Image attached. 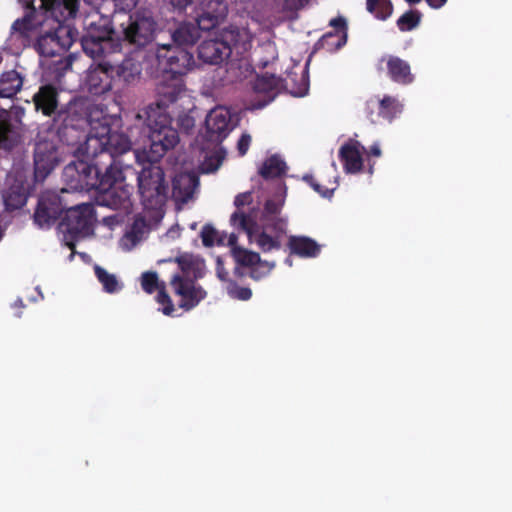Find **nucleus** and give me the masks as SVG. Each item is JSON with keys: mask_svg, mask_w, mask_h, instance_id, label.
<instances>
[{"mask_svg": "<svg viewBox=\"0 0 512 512\" xmlns=\"http://www.w3.org/2000/svg\"><path fill=\"white\" fill-rule=\"evenodd\" d=\"M121 124L119 116H102L97 119V127H93L89 132L85 144V150L88 157L106 159L109 164L120 166L117 157L121 156L132 148L131 139L114 128Z\"/></svg>", "mask_w": 512, "mask_h": 512, "instance_id": "obj_4", "label": "nucleus"}, {"mask_svg": "<svg viewBox=\"0 0 512 512\" xmlns=\"http://www.w3.org/2000/svg\"><path fill=\"white\" fill-rule=\"evenodd\" d=\"M421 17L420 11L409 10L398 18L397 27L402 32L411 31L419 25Z\"/></svg>", "mask_w": 512, "mask_h": 512, "instance_id": "obj_40", "label": "nucleus"}, {"mask_svg": "<svg viewBox=\"0 0 512 512\" xmlns=\"http://www.w3.org/2000/svg\"><path fill=\"white\" fill-rule=\"evenodd\" d=\"M219 24L220 23L217 20L207 15L203 11L197 16L195 23L196 27H199V32L209 31L211 29H214Z\"/></svg>", "mask_w": 512, "mask_h": 512, "instance_id": "obj_48", "label": "nucleus"}, {"mask_svg": "<svg viewBox=\"0 0 512 512\" xmlns=\"http://www.w3.org/2000/svg\"><path fill=\"white\" fill-rule=\"evenodd\" d=\"M286 170L287 165L285 161L278 155H272L263 162L259 174L266 180L274 179L285 175Z\"/></svg>", "mask_w": 512, "mask_h": 512, "instance_id": "obj_30", "label": "nucleus"}, {"mask_svg": "<svg viewBox=\"0 0 512 512\" xmlns=\"http://www.w3.org/2000/svg\"><path fill=\"white\" fill-rule=\"evenodd\" d=\"M114 73L125 83H131L139 78L141 65L132 58H126L119 65L114 66Z\"/></svg>", "mask_w": 512, "mask_h": 512, "instance_id": "obj_32", "label": "nucleus"}, {"mask_svg": "<svg viewBox=\"0 0 512 512\" xmlns=\"http://www.w3.org/2000/svg\"><path fill=\"white\" fill-rule=\"evenodd\" d=\"M109 16L94 14L85 20V32L81 37L83 51L93 59L105 58L107 54L115 52L121 46L115 42L113 36L117 35L113 22Z\"/></svg>", "mask_w": 512, "mask_h": 512, "instance_id": "obj_6", "label": "nucleus"}, {"mask_svg": "<svg viewBox=\"0 0 512 512\" xmlns=\"http://www.w3.org/2000/svg\"><path fill=\"white\" fill-rule=\"evenodd\" d=\"M216 274L219 280L224 282L226 285L228 284V281L231 280L221 258H217L216 260Z\"/></svg>", "mask_w": 512, "mask_h": 512, "instance_id": "obj_54", "label": "nucleus"}, {"mask_svg": "<svg viewBox=\"0 0 512 512\" xmlns=\"http://www.w3.org/2000/svg\"><path fill=\"white\" fill-rule=\"evenodd\" d=\"M232 226L244 231L251 243L264 253L281 248V238L287 232H278L273 228L266 227L265 224L257 223L251 215L243 212H234L230 217Z\"/></svg>", "mask_w": 512, "mask_h": 512, "instance_id": "obj_10", "label": "nucleus"}, {"mask_svg": "<svg viewBox=\"0 0 512 512\" xmlns=\"http://www.w3.org/2000/svg\"><path fill=\"white\" fill-rule=\"evenodd\" d=\"M77 150L81 151L91 162L89 163L85 160H79L77 162L70 163L65 167V174L70 177H75L74 173H76L77 177L75 180L81 188L97 191L100 187L98 183L104 181L103 174L105 172V167L103 168L101 164L106 161L88 157L84 142L77 145Z\"/></svg>", "mask_w": 512, "mask_h": 512, "instance_id": "obj_14", "label": "nucleus"}, {"mask_svg": "<svg viewBox=\"0 0 512 512\" xmlns=\"http://www.w3.org/2000/svg\"><path fill=\"white\" fill-rule=\"evenodd\" d=\"M287 246L291 254L302 258H314L320 253V245L307 236H290Z\"/></svg>", "mask_w": 512, "mask_h": 512, "instance_id": "obj_26", "label": "nucleus"}, {"mask_svg": "<svg viewBox=\"0 0 512 512\" xmlns=\"http://www.w3.org/2000/svg\"><path fill=\"white\" fill-rule=\"evenodd\" d=\"M238 242V236L235 234V233H231L229 236H228V240H227V245L230 247L231 249V255L233 254V249L234 248H242L241 246H239L237 244Z\"/></svg>", "mask_w": 512, "mask_h": 512, "instance_id": "obj_57", "label": "nucleus"}, {"mask_svg": "<svg viewBox=\"0 0 512 512\" xmlns=\"http://www.w3.org/2000/svg\"><path fill=\"white\" fill-rule=\"evenodd\" d=\"M360 149L365 148L356 140H349L340 147L339 159L346 173L355 174L362 171L363 158Z\"/></svg>", "mask_w": 512, "mask_h": 512, "instance_id": "obj_24", "label": "nucleus"}, {"mask_svg": "<svg viewBox=\"0 0 512 512\" xmlns=\"http://www.w3.org/2000/svg\"><path fill=\"white\" fill-rule=\"evenodd\" d=\"M329 26L334 30L326 32L315 43V50H325L333 53L341 49L347 43L348 25L343 16H338L329 21Z\"/></svg>", "mask_w": 512, "mask_h": 512, "instance_id": "obj_19", "label": "nucleus"}, {"mask_svg": "<svg viewBox=\"0 0 512 512\" xmlns=\"http://www.w3.org/2000/svg\"><path fill=\"white\" fill-rule=\"evenodd\" d=\"M28 199V191L22 183H14L4 191L3 200L7 210L22 208Z\"/></svg>", "mask_w": 512, "mask_h": 512, "instance_id": "obj_29", "label": "nucleus"}, {"mask_svg": "<svg viewBox=\"0 0 512 512\" xmlns=\"http://www.w3.org/2000/svg\"><path fill=\"white\" fill-rule=\"evenodd\" d=\"M231 116L223 107L212 109L205 119L204 139L210 143L222 142L230 133Z\"/></svg>", "mask_w": 512, "mask_h": 512, "instance_id": "obj_17", "label": "nucleus"}, {"mask_svg": "<svg viewBox=\"0 0 512 512\" xmlns=\"http://www.w3.org/2000/svg\"><path fill=\"white\" fill-rule=\"evenodd\" d=\"M200 36L199 27H196L195 23L182 22L172 33V44L180 47L192 46Z\"/></svg>", "mask_w": 512, "mask_h": 512, "instance_id": "obj_28", "label": "nucleus"}, {"mask_svg": "<svg viewBox=\"0 0 512 512\" xmlns=\"http://www.w3.org/2000/svg\"><path fill=\"white\" fill-rule=\"evenodd\" d=\"M218 236V231L211 225L206 224L202 227L201 239L205 247H212L215 243H217L218 245H222L224 243V240L222 237Z\"/></svg>", "mask_w": 512, "mask_h": 512, "instance_id": "obj_45", "label": "nucleus"}, {"mask_svg": "<svg viewBox=\"0 0 512 512\" xmlns=\"http://www.w3.org/2000/svg\"><path fill=\"white\" fill-rule=\"evenodd\" d=\"M157 66L162 70L163 75L181 76L186 75L194 66L193 54L186 48L175 44L158 45L155 52Z\"/></svg>", "mask_w": 512, "mask_h": 512, "instance_id": "obj_12", "label": "nucleus"}, {"mask_svg": "<svg viewBox=\"0 0 512 512\" xmlns=\"http://www.w3.org/2000/svg\"><path fill=\"white\" fill-rule=\"evenodd\" d=\"M368 154L371 155V156H375V157L381 156L380 146L378 144H373L370 147Z\"/></svg>", "mask_w": 512, "mask_h": 512, "instance_id": "obj_59", "label": "nucleus"}, {"mask_svg": "<svg viewBox=\"0 0 512 512\" xmlns=\"http://www.w3.org/2000/svg\"><path fill=\"white\" fill-rule=\"evenodd\" d=\"M157 292H158V294L156 296V300L160 305L163 306L162 307L163 314L171 315L174 312L175 308H174V305L172 303L170 296L168 295V293L166 291V285H161L160 289H158Z\"/></svg>", "mask_w": 512, "mask_h": 512, "instance_id": "obj_47", "label": "nucleus"}, {"mask_svg": "<svg viewBox=\"0 0 512 512\" xmlns=\"http://www.w3.org/2000/svg\"><path fill=\"white\" fill-rule=\"evenodd\" d=\"M60 161L56 144L50 140H41L34 148V180L43 182Z\"/></svg>", "mask_w": 512, "mask_h": 512, "instance_id": "obj_15", "label": "nucleus"}, {"mask_svg": "<svg viewBox=\"0 0 512 512\" xmlns=\"http://www.w3.org/2000/svg\"><path fill=\"white\" fill-rule=\"evenodd\" d=\"M251 144V136L247 133H243L237 142V150L239 156H244Z\"/></svg>", "mask_w": 512, "mask_h": 512, "instance_id": "obj_52", "label": "nucleus"}, {"mask_svg": "<svg viewBox=\"0 0 512 512\" xmlns=\"http://www.w3.org/2000/svg\"><path fill=\"white\" fill-rule=\"evenodd\" d=\"M21 141L20 128L6 109H0V148L12 150Z\"/></svg>", "mask_w": 512, "mask_h": 512, "instance_id": "obj_23", "label": "nucleus"}, {"mask_svg": "<svg viewBox=\"0 0 512 512\" xmlns=\"http://www.w3.org/2000/svg\"><path fill=\"white\" fill-rule=\"evenodd\" d=\"M381 61L386 63L387 76L391 81L400 85L413 83L415 76L406 60L395 55H387L382 57Z\"/></svg>", "mask_w": 512, "mask_h": 512, "instance_id": "obj_22", "label": "nucleus"}, {"mask_svg": "<svg viewBox=\"0 0 512 512\" xmlns=\"http://www.w3.org/2000/svg\"><path fill=\"white\" fill-rule=\"evenodd\" d=\"M275 266L276 264L274 261H266L260 258V261L255 263V265H253L250 269L249 276L253 280L259 281L267 277L275 268Z\"/></svg>", "mask_w": 512, "mask_h": 512, "instance_id": "obj_43", "label": "nucleus"}, {"mask_svg": "<svg viewBox=\"0 0 512 512\" xmlns=\"http://www.w3.org/2000/svg\"><path fill=\"white\" fill-rule=\"evenodd\" d=\"M130 166L124 168L115 166L112 163L105 166L103 182L96 194V202L100 206H106L115 210L129 212L132 207L131 196L134 187L126 183Z\"/></svg>", "mask_w": 512, "mask_h": 512, "instance_id": "obj_7", "label": "nucleus"}, {"mask_svg": "<svg viewBox=\"0 0 512 512\" xmlns=\"http://www.w3.org/2000/svg\"><path fill=\"white\" fill-rule=\"evenodd\" d=\"M24 77L16 70L5 71L0 75V98H14L21 91Z\"/></svg>", "mask_w": 512, "mask_h": 512, "instance_id": "obj_27", "label": "nucleus"}, {"mask_svg": "<svg viewBox=\"0 0 512 512\" xmlns=\"http://www.w3.org/2000/svg\"><path fill=\"white\" fill-rule=\"evenodd\" d=\"M170 284L174 293L181 297L179 306L185 310L197 306L207 295V292L201 286L195 285L194 280L181 274L173 275Z\"/></svg>", "mask_w": 512, "mask_h": 512, "instance_id": "obj_18", "label": "nucleus"}, {"mask_svg": "<svg viewBox=\"0 0 512 512\" xmlns=\"http://www.w3.org/2000/svg\"><path fill=\"white\" fill-rule=\"evenodd\" d=\"M93 105L87 98L74 97L60 107L53 117L59 140L67 146H77L89 137L87 128L97 127V119L92 116Z\"/></svg>", "mask_w": 512, "mask_h": 512, "instance_id": "obj_5", "label": "nucleus"}, {"mask_svg": "<svg viewBox=\"0 0 512 512\" xmlns=\"http://www.w3.org/2000/svg\"><path fill=\"white\" fill-rule=\"evenodd\" d=\"M199 179L192 173H181L172 181V195L176 202L186 204L193 198Z\"/></svg>", "mask_w": 512, "mask_h": 512, "instance_id": "obj_25", "label": "nucleus"}, {"mask_svg": "<svg viewBox=\"0 0 512 512\" xmlns=\"http://www.w3.org/2000/svg\"><path fill=\"white\" fill-rule=\"evenodd\" d=\"M308 0H285L283 4V10L298 11L303 8Z\"/></svg>", "mask_w": 512, "mask_h": 512, "instance_id": "obj_55", "label": "nucleus"}, {"mask_svg": "<svg viewBox=\"0 0 512 512\" xmlns=\"http://www.w3.org/2000/svg\"><path fill=\"white\" fill-rule=\"evenodd\" d=\"M176 262L178 263V265L183 273H188L192 269L193 264H194L193 257H192V255H189V254H184V255L178 256L176 258Z\"/></svg>", "mask_w": 512, "mask_h": 512, "instance_id": "obj_51", "label": "nucleus"}, {"mask_svg": "<svg viewBox=\"0 0 512 512\" xmlns=\"http://www.w3.org/2000/svg\"><path fill=\"white\" fill-rule=\"evenodd\" d=\"M403 111V104L390 95H385L378 101V115L391 122Z\"/></svg>", "mask_w": 512, "mask_h": 512, "instance_id": "obj_31", "label": "nucleus"}, {"mask_svg": "<svg viewBox=\"0 0 512 512\" xmlns=\"http://www.w3.org/2000/svg\"><path fill=\"white\" fill-rule=\"evenodd\" d=\"M234 274H235V276H237V277H242V276H243V273H242V271L240 270V268H239V267H236V268L234 269Z\"/></svg>", "mask_w": 512, "mask_h": 512, "instance_id": "obj_61", "label": "nucleus"}, {"mask_svg": "<svg viewBox=\"0 0 512 512\" xmlns=\"http://www.w3.org/2000/svg\"><path fill=\"white\" fill-rule=\"evenodd\" d=\"M149 150L134 151V157L141 165L137 172L130 167L129 173L136 176L141 202L145 210L161 211L167 200L168 185L165 182L164 171L158 162L166 153L157 157L153 139H149Z\"/></svg>", "mask_w": 512, "mask_h": 512, "instance_id": "obj_3", "label": "nucleus"}, {"mask_svg": "<svg viewBox=\"0 0 512 512\" xmlns=\"http://www.w3.org/2000/svg\"><path fill=\"white\" fill-rule=\"evenodd\" d=\"M33 103L37 112L54 117L59 110V90L53 84L41 85L33 95Z\"/></svg>", "mask_w": 512, "mask_h": 512, "instance_id": "obj_21", "label": "nucleus"}, {"mask_svg": "<svg viewBox=\"0 0 512 512\" xmlns=\"http://www.w3.org/2000/svg\"><path fill=\"white\" fill-rule=\"evenodd\" d=\"M278 85V80L274 74L258 76L253 84V89L257 93L273 92Z\"/></svg>", "mask_w": 512, "mask_h": 512, "instance_id": "obj_41", "label": "nucleus"}, {"mask_svg": "<svg viewBox=\"0 0 512 512\" xmlns=\"http://www.w3.org/2000/svg\"><path fill=\"white\" fill-rule=\"evenodd\" d=\"M253 202L252 192L247 191L238 194L234 199V205L237 208L236 212H241L240 209L246 205H250Z\"/></svg>", "mask_w": 512, "mask_h": 512, "instance_id": "obj_50", "label": "nucleus"}, {"mask_svg": "<svg viewBox=\"0 0 512 512\" xmlns=\"http://www.w3.org/2000/svg\"><path fill=\"white\" fill-rule=\"evenodd\" d=\"M149 225L146 220V217L139 213L135 215L133 223L131 224L130 230L125 234V237L133 244L140 241L144 235V233L148 230Z\"/></svg>", "mask_w": 512, "mask_h": 512, "instance_id": "obj_38", "label": "nucleus"}, {"mask_svg": "<svg viewBox=\"0 0 512 512\" xmlns=\"http://www.w3.org/2000/svg\"><path fill=\"white\" fill-rule=\"evenodd\" d=\"M303 180L313 188L317 193H319L321 196L330 198L333 195V192L337 188L336 181L333 182L332 187H326L320 184L312 175H305L303 177Z\"/></svg>", "mask_w": 512, "mask_h": 512, "instance_id": "obj_46", "label": "nucleus"}, {"mask_svg": "<svg viewBox=\"0 0 512 512\" xmlns=\"http://www.w3.org/2000/svg\"><path fill=\"white\" fill-rule=\"evenodd\" d=\"M366 8L379 20H386L393 13V4L390 0H366Z\"/></svg>", "mask_w": 512, "mask_h": 512, "instance_id": "obj_37", "label": "nucleus"}, {"mask_svg": "<svg viewBox=\"0 0 512 512\" xmlns=\"http://www.w3.org/2000/svg\"><path fill=\"white\" fill-rule=\"evenodd\" d=\"M225 289L228 296L234 300L247 301L252 297V290L249 287L239 286L234 280H229Z\"/></svg>", "mask_w": 512, "mask_h": 512, "instance_id": "obj_42", "label": "nucleus"}, {"mask_svg": "<svg viewBox=\"0 0 512 512\" xmlns=\"http://www.w3.org/2000/svg\"><path fill=\"white\" fill-rule=\"evenodd\" d=\"M202 6V11L219 23L227 16L228 6L223 0H202Z\"/></svg>", "mask_w": 512, "mask_h": 512, "instance_id": "obj_36", "label": "nucleus"}, {"mask_svg": "<svg viewBox=\"0 0 512 512\" xmlns=\"http://www.w3.org/2000/svg\"><path fill=\"white\" fill-rule=\"evenodd\" d=\"M255 62L259 68H266L270 63L278 58V53L275 45L271 42L264 43L255 50Z\"/></svg>", "mask_w": 512, "mask_h": 512, "instance_id": "obj_35", "label": "nucleus"}, {"mask_svg": "<svg viewBox=\"0 0 512 512\" xmlns=\"http://www.w3.org/2000/svg\"><path fill=\"white\" fill-rule=\"evenodd\" d=\"M113 75L114 66L108 61H101L97 65L90 66L85 77L87 91L94 96H100L110 91Z\"/></svg>", "mask_w": 512, "mask_h": 512, "instance_id": "obj_16", "label": "nucleus"}, {"mask_svg": "<svg viewBox=\"0 0 512 512\" xmlns=\"http://www.w3.org/2000/svg\"><path fill=\"white\" fill-rule=\"evenodd\" d=\"M194 0H170L171 5L179 11L185 10Z\"/></svg>", "mask_w": 512, "mask_h": 512, "instance_id": "obj_56", "label": "nucleus"}, {"mask_svg": "<svg viewBox=\"0 0 512 512\" xmlns=\"http://www.w3.org/2000/svg\"><path fill=\"white\" fill-rule=\"evenodd\" d=\"M247 43V32L231 26L223 29L217 37L203 40L197 48L198 58L204 63L219 65L230 57L233 49H246Z\"/></svg>", "mask_w": 512, "mask_h": 512, "instance_id": "obj_9", "label": "nucleus"}, {"mask_svg": "<svg viewBox=\"0 0 512 512\" xmlns=\"http://www.w3.org/2000/svg\"><path fill=\"white\" fill-rule=\"evenodd\" d=\"M177 123L181 129L188 132L194 127V118L186 113H182L178 116Z\"/></svg>", "mask_w": 512, "mask_h": 512, "instance_id": "obj_53", "label": "nucleus"}, {"mask_svg": "<svg viewBox=\"0 0 512 512\" xmlns=\"http://www.w3.org/2000/svg\"><path fill=\"white\" fill-rule=\"evenodd\" d=\"M232 257L238 266L252 268L255 263L260 261V254L245 248H234Z\"/></svg>", "mask_w": 512, "mask_h": 512, "instance_id": "obj_39", "label": "nucleus"}, {"mask_svg": "<svg viewBox=\"0 0 512 512\" xmlns=\"http://www.w3.org/2000/svg\"><path fill=\"white\" fill-rule=\"evenodd\" d=\"M32 29V21L29 16L17 19L12 24V30L19 32L21 35H26Z\"/></svg>", "mask_w": 512, "mask_h": 512, "instance_id": "obj_49", "label": "nucleus"}, {"mask_svg": "<svg viewBox=\"0 0 512 512\" xmlns=\"http://www.w3.org/2000/svg\"><path fill=\"white\" fill-rule=\"evenodd\" d=\"M284 198H272L266 200L260 216V223L278 232H287L288 218L281 214L284 206Z\"/></svg>", "mask_w": 512, "mask_h": 512, "instance_id": "obj_20", "label": "nucleus"}, {"mask_svg": "<svg viewBox=\"0 0 512 512\" xmlns=\"http://www.w3.org/2000/svg\"><path fill=\"white\" fill-rule=\"evenodd\" d=\"M94 272L106 293L113 294L121 290L122 285L114 274L109 273L99 265H95Z\"/></svg>", "mask_w": 512, "mask_h": 512, "instance_id": "obj_34", "label": "nucleus"}, {"mask_svg": "<svg viewBox=\"0 0 512 512\" xmlns=\"http://www.w3.org/2000/svg\"><path fill=\"white\" fill-rule=\"evenodd\" d=\"M118 40L133 51H139L150 45L159 30L158 22L147 11H136L120 22Z\"/></svg>", "mask_w": 512, "mask_h": 512, "instance_id": "obj_8", "label": "nucleus"}, {"mask_svg": "<svg viewBox=\"0 0 512 512\" xmlns=\"http://www.w3.org/2000/svg\"><path fill=\"white\" fill-rule=\"evenodd\" d=\"M408 4L410 5H414V4H417L419 3L421 0H405Z\"/></svg>", "mask_w": 512, "mask_h": 512, "instance_id": "obj_62", "label": "nucleus"}, {"mask_svg": "<svg viewBox=\"0 0 512 512\" xmlns=\"http://www.w3.org/2000/svg\"><path fill=\"white\" fill-rule=\"evenodd\" d=\"M185 92V82L181 76L162 75L155 89V102L151 103L136 118L144 119V133L153 139L157 157L173 149L179 142L178 131L172 127L169 110Z\"/></svg>", "mask_w": 512, "mask_h": 512, "instance_id": "obj_1", "label": "nucleus"}, {"mask_svg": "<svg viewBox=\"0 0 512 512\" xmlns=\"http://www.w3.org/2000/svg\"><path fill=\"white\" fill-rule=\"evenodd\" d=\"M94 208L90 204H82L66 209L59 223L64 233L66 245L74 253L76 242L93 233Z\"/></svg>", "mask_w": 512, "mask_h": 512, "instance_id": "obj_11", "label": "nucleus"}, {"mask_svg": "<svg viewBox=\"0 0 512 512\" xmlns=\"http://www.w3.org/2000/svg\"><path fill=\"white\" fill-rule=\"evenodd\" d=\"M139 0H120L121 4L126 6L127 8H132L137 5Z\"/></svg>", "mask_w": 512, "mask_h": 512, "instance_id": "obj_60", "label": "nucleus"}, {"mask_svg": "<svg viewBox=\"0 0 512 512\" xmlns=\"http://www.w3.org/2000/svg\"><path fill=\"white\" fill-rule=\"evenodd\" d=\"M427 4L433 9H439L445 5L447 0H425Z\"/></svg>", "mask_w": 512, "mask_h": 512, "instance_id": "obj_58", "label": "nucleus"}, {"mask_svg": "<svg viewBox=\"0 0 512 512\" xmlns=\"http://www.w3.org/2000/svg\"><path fill=\"white\" fill-rule=\"evenodd\" d=\"M161 285H165V283L159 282L158 275L156 272L147 271L141 275V287L146 293H154L155 291L160 289Z\"/></svg>", "mask_w": 512, "mask_h": 512, "instance_id": "obj_44", "label": "nucleus"}, {"mask_svg": "<svg viewBox=\"0 0 512 512\" xmlns=\"http://www.w3.org/2000/svg\"><path fill=\"white\" fill-rule=\"evenodd\" d=\"M286 88L294 96L302 97L309 90V77L307 71L303 70L300 75L290 73L286 79Z\"/></svg>", "mask_w": 512, "mask_h": 512, "instance_id": "obj_33", "label": "nucleus"}, {"mask_svg": "<svg viewBox=\"0 0 512 512\" xmlns=\"http://www.w3.org/2000/svg\"><path fill=\"white\" fill-rule=\"evenodd\" d=\"M46 12L57 22L52 30L40 35L35 43L37 52L44 57H53L70 49L77 31L65 22L76 16L79 0H41Z\"/></svg>", "mask_w": 512, "mask_h": 512, "instance_id": "obj_2", "label": "nucleus"}, {"mask_svg": "<svg viewBox=\"0 0 512 512\" xmlns=\"http://www.w3.org/2000/svg\"><path fill=\"white\" fill-rule=\"evenodd\" d=\"M67 193L66 189H61L60 192L47 190L40 194L33 215L34 223L38 227L50 228L64 216L68 206L63 194Z\"/></svg>", "mask_w": 512, "mask_h": 512, "instance_id": "obj_13", "label": "nucleus"}]
</instances>
